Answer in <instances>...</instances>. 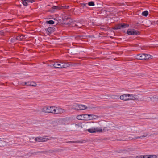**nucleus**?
Instances as JSON below:
<instances>
[{
	"instance_id": "nucleus-1",
	"label": "nucleus",
	"mask_w": 158,
	"mask_h": 158,
	"mask_svg": "<svg viewBox=\"0 0 158 158\" xmlns=\"http://www.w3.org/2000/svg\"><path fill=\"white\" fill-rule=\"evenodd\" d=\"M57 108L55 107H45L43 109V111L45 113H55Z\"/></svg>"
},
{
	"instance_id": "nucleus-2",
	"label": "nucleus",
	"mask_w": 158,
	"mask_h": 158,
	"mask_svg": "<svg viewBox=\"0 0 158 158\" xmlns=\"http://www.w3.org/2000/svg\"><path fill=\"white\" fill-rule=\"evenodd\" d=\"M52 138V137L45 136H43V137H36L35 139V140L36 141L45 142L47 140H51Z\"/></svg>"
},
{
	"instance_id": "nucleus-3",
	"label": "nucleus",
	"mask_w": 158,
	"mask_h": 158,
	"mask_svg": "<svg viewBox=\"0 0 158 158\" xmlns=\"http://www.w3.org/2000/svg\"><path fill=\"white\" fill-rule=\"evenodd\" d=\"M126 33L128 35H137L140 34L139 32V31L134 29H128L127 30Z\"/></svg>"
},
{
	"instance_id": "nucleus-4",
	"label": "nucleus",
	"mask_w": 158,
	"mask_h": 158,
	"mask_svg": "<svg viewBox=\"0 0 158 158\" xmlns=\"http://www.w3.org/2000/svg\"><path fill=\"white\" fill-rule=\"evenodd\" d=\"M148 135V134L147 133H145V134L142 135L141 136H138L137 137H135L133 138H131L130 137H128V138H124L122 140L123 141H125V140H129L131 139H142L143 137H146Z\"/></svg>"
},
{
	"instance_id": "nucleus-5",
	"label": "nucleus",
	"mask_w": 158,
	"mask_h": 158,
	"mask_svg": "<svg viewBox=\"0 0 158 158\" xmlns=\"http://www.w3.org/2000/svg\"><path fill=\"white\" fill-rule=\"evenodd\" d=\"M55 29L54 27H51L45 29V30L46 31V33L48 35H50V34L55 31Z\"/></svg>"
},
{
	"instance_id": "nucleus-6",
	"label": "nucleus",
	"mask_w": 158,
	"mask_h": 158,
	"mask_svg": "<svg viewBox=\"0 0 158 158\" xmlns=\"http://www.w3.org/2000/svg\"><path fill=\"white\" fill-rule=\"evenodd\" d=\"M146 54H138L136 56V58L139 60H145Z\"/></svg>"
},
{
	"instance_id": "nucleus-7",
	"label": "nucleus",
	"mask_w": 158,
	"mask_h": 158,
	"mask_svg": "<svg viewBox=\"0 0 158 158\" xmlns=\"http://www.w3.org/2000/svg\"><path fill=\"white\" fill-rule=\"evenodd\" d=\"M61 9V7L60 6H54L52 7L49 10V11L51 13L54 12L56 10H59Z\"/></svg>"
},
{
	"instance_id": "nucleus-8",
	"label": "nucleus",
	"mask_w": 158,
	"mask_h": 158,
	"mask_svg": "<svg viewBox=\"0 0 158 158\" xmlns=\"http://www.w3.org/2000/svg\"><path fill=\"white\" fill-rule=\"evenodd\" d=\"M127 94H124L120 96V98L122 100L124 101L128 100V98L127 97Z\"/></svg>"
},
{
	"instance_id": "nucleus-9",
	"label": "nucleus",
	"mask_w": 158,
	"mask_h": 158,
	"mask_svg": "<svg viewBox=\"0 0 158 158\" xmlns=\"http://www.w3.org/2000/svg\"><path fill=\"white\" fill-rule=\"evenodd\" d=\"M61 68H64L66 67H68L69 66V64L68 63H62L61 62L60 63Z\"/></svg>"
},
{
	"instance_id": "nucleus-10",
	"label": "nucleus",
	"mask_w": 158,
	"mask_h": 158,
	"mask_svg": "<svg viewBox=\"0 0 158 158\" xmlns=\"http://www.w3.org/2000/svg\"><path fill=\"white\" fill-rule=\"evenodd\" d=\"M79 107V110H83L87 108L86 106L83 105H77Z\"/></svg>"
},
{
	"instance_id": "nucleus-11",
	"label": "nucleus",
	"mask_w": 158,
	"mask_h": 158,
	"mask_svg": "<svg viewBox=\"0 0 158 158\" xmlns=\"http://www.w3.org/2000/svg\"><path fill=\"white\" fill-rule=\"evenodd\" d=\"M25 35H19L16 37V40H17L21 41L23 39H25Z\"/></svg>"
},
{
	"instance_id": "nucleus-12",
	"label": "nucleus",
	"mask_w": 158,
	"mask_h": 158,
	"mask_svg": "<svg viewBox=\"0 0 158 158\" xmlns=\"http://www.w3.org/2000/svg\"><path fill=\"white\" fill-rule=\"evenodd\" d=\"M127 96L130 97L128 98V100H132L137 99V98H135L134 95L132 94H127Z\"/></svg>"
},
{
	"instance_id": "nucleus-13",
	"label": "nucleus",
	"mask_w": 158,
	"mask_h": 158,
	"mask_svg": "<svg viewBox=\"0 0 158 158\" xmlns=\"http://www.w3.org/2000/svg\"><path fill=\"white\" fill-rule=\"evenodd\" d=\"M64 111V110L60 108H57L56 110V112L55 113H61Z\"/></svg>"
},
{
	"instance_id": "nucleus-14",
	"label": "nucleus",
	"mask_w": 158,
	"mask_h": 158,
	"mask_svg": "<svg viewBox=\"0 0 158 158\" xmlns=\"http://www.w3.org/2000/svg\"><path fill=\"white\" fill-rule=\"evenodd\" d=\"M90 114H82L83 120H87L89 119V117Z\"/></svg>"
},
{
	"instance_id": "nucleus-15",
	"label": "nucleus",
	"mask_w": 158,
	"mask_h": 158,
	"mask_svg": "<svg viewBox=\"0 0 158 158\" xmlns=\"http://www.w3.org/2000/svg\"><path fill=\"white\" fill-rule=\"evenodd\" d=\"M94 128L95 129V132H101L102 131V129L101 127H98L96 128Z\"/></svg>"
},
{
	"instance_id": "nucleus-16",
	"label": "nucleus",
	"mask_w": 158,
	"mask_h": 158,
	"mask_svg": "<svg viewBox=\"0 0 158 158\" xmlns=\"http://www.w3.org/2000/svg\"><path fill=\"white\" fill-rule=\"evenodd\" d=\"M36 84L34 82H32L31 81L28 82V86L35 87L36 86Z\"/></svg>"
},
{
	"instance_id": "nucleus-17",
	"label": "nucleus",
	"mask_w": 158,
	"mask_h": 158,
	"mask_svg": "<svg viewBox=\"0 0 158 158\" xmlns=\"http://www.w3.org/2000/svg\"><path fill=\"white\" fill-rule=\"evenodd\" d=\"M60 64L58 62H56L54 63V68H61L60 67Z\"/></svg>"
},
{
	"instance_id": "nucleus-18",
	"label": "nucleus",
	"mask_w": 158,
	"mask_h": 158,
	"mask_svg": "<svg viewBox=\"0 0 158 158\" xmlns=\"http://www.w3.org/2000/svg\"><path fill=\"white\" fill-rule=\"evenodd\" d=\"M98 117V116L97 115H93V114H89V119H93L96 118Z\"/></svg>"
},
{
	"instance_id": "nucleus-19",
	"label": "nucleus",
	"mask_w": 158,
	"mask_h": 158,
	"mask_svg": "<svg viewBox=\"0 0 158 158\" xmlns=\"http://www.w3.org/2000/svg\"><path fill=\"white\" fill-rule=\"evenodd\" d=\"M120 24L122 28H127L129 26V24H128L124 23Z\"/></svg>"
},
{
	"instance_id": "nucleus-20",
	"label": "nucleus",
	"mask_w": 158,
	"mask_h": 158,
	"mask_svg": "<svg viewBox=\"0 0 158 158\" xmlns=\"http://www.w3.org/2000/svg\"><path fill=\"white\" fill-rule=\"evenodd\" d=\"M114 29L117 30L122 29L121 24H119L115 26L113 28Z\"/></svg>"
},
{
	"instance_id": "nucleus-21",
	"label": "nucleus",
	"mask_w": 158,
	"mask_h": 158,
	"mask_svg": "<svg viewBox=\"0 0 158 158\" xmlns=\"http://www.w3.org/2000/svg\"><path fill=\"white\" fill-rule=\"evenodd\" d=\"M95 129L94 128L92 127V128L87 129V130L89 133H93L95 132Z\"/></svg>"
},
{
	"instance_id": "nucleus-22",
	"label": "nucleus",
	"mask_w": 158,
	"mask_h": 158,
	"mask_svg": "<svg viewBox=\"0 0 158 158\" xmlns=\"http://www.w3.org/2000/svg\"><path fill=\"white\" fill-rule=\"evenodd\" d=\"M46 23L48 24L52 25L55 23L54 21L52 20H50L49 21H47L46 22Z\"/></svg>"
},
{
	"instance_id": "nucleus-23",
	"label": "nucleus",
	"mask_w": 158,
	"mask_h": 158,
	"mask_svg": "<svg viewBox=\"0 0 158 158\" xmlns=\"http://www.w3.org/2000/svg\"><path fill=\"white\" fill-rule=\"evenodd\" d=\"M152 57V56L151 55L146 54V55L145 56V60L149 59L150 58H151Z\"/></svg>"
},
{
	"instance_id": "nucleus-24",
	"label": "nucleus",
	"mask_w": 158,
	"mask_h": 158,
	"mask_svg": "<svg viewBox=\"0 0 158 158\" xmlns=\"http://www.w3.org/2000/svg\"><path fill=\"white\" fill-rule=\"evenodd\" d=\"M148 14V12L147 11H145L142 13V15L146 17Z\"/></svg>"
},
{
	"instance_id": "nucleus-25",
	"label": "nucleus",
	"mask_w": 158,
	"mask_h": 158,
	"mask_svg": "<svg viewBox=\"0 0 158 158\" xmlns=\"http://www.w3.org/2000/svg\"><path fill=\"white\" fill-rule=\"evenodd\" d=\"M22 2L23 5L25 6H27V2L26 0H22Z\"/></svg>"
},
{
	"instance_id": "nucleus-26",
	"label": "nucleus",
	"mask_w": 158,
	"mask_h": 158,
	"mask_svg": "<svg viewBox=\"0 0 158 158\" xmlns=\"http://www.w3.org/2000/svg\"><path fill=\"white\" fill-rule=\"evenodd\" d=\"M88 4L90 6H93L95 5L93 1H90L88 3Z\"/></svg>"
},
{
	"instance_id": "nucleus-27",
	"label": "nucleus",
	"mask_w": 158,
	"mask_h": 158,
	"mask_svg": "<svg viewBox=\"0 0 158 158\" xmlns=\"http://www.w3.org/2000/svg\"><path fill=\"white\" fill-rule=\"evenodd\" d=\"M81 142L79 141H69L66 142V143H79Z\"/></svg>"
},
{
	"instance_id": "nucleus-28",
	"label": "nucleus",
	"mask_w": 158,
	"mask_h": 158,
	"mask_svg": "<svg viewBox=\"0 0 158 158\" xmlns=\"http://www.w3.org/2000/svg\"><path fill=\"white\" fill-rule=\"evenodd\" d=\"M17 40H16V37H13L11 39L10 42L12 43H14L16 42V41Z\"/></svg>"
},
{
	"instance_id": "nucleus-29",
	"label": "nucleus",
	"mask_w": 158,
	"mask_h": 158,
	"mask_svg": "<svg viewBox=\"0 0 158 158\" xmlns=\"http://www.w3.org/2000/svg\"><path fill=\"white\" fill-rule=\"evenodd\" d=\"M77 118L78 120H83L82 115H79L77 117Z\"/></svg>"
},
{
	"instance_id": "nucleus-30",
	"label": "nucleus",
	"mask_w": 158,
	"mask_h": 158,
	"mask_svg": "<svg viewBox=\"0 0 158 158\" xmlns=\"http://www.w3.org/2000/svg\"><path fill=\"white\" fill-rule=\"evenodd\" d=\"M0 144L2 145V146H4L6 145V143L5 141L2 140L0 142Z\"/></svg>"
},
{
	"instance_id": "nucleus-31",
	"label": "nucleus",
	"mask_w": 158,
	"mask_h": 158,
	"mask_svg": "<svg viewBox=\"0 0 158 158\" xmlns=\"http://www.w3.org/2000/svg\"><path fill=\"white\" fill-rule=\"evenodd\" d=\"M77 105H79V104H76L73 105V108H74L75 109L79 110V107H78Z\"/></svg>"
},
{
	"instance_id": "nucleus-32",
	"label": "nucleus",
	"mask_w": 158,
	"mask_h": 158,
	"mask_svg": "<svg viewBox=\"0 0 158 158\" xmlns=\"http://www.w3.org/2000/svg\"><path fill=\"white\" fill-rule=\"evenodd\" d=\"M149 156L150 157V158H156L157 157V156L155 155H150Z\"/></svg>"
},
{
	"instance_id": "nucleus-33",
	"label": "nucleus",
	"mask_w": 158,
	"mask_h": 158,
	"mask_svg": "<svg viewBox=\"0 0 158 158\" xmlns=\"http://www.w3.org/2000/svg\"><path fill=\"white\" fill-rule=\"evenodd\" d=\"M87 4V3H81V6L84 7H87L86 5Z\"/></svg>"
},
{
	"instance_id": "nucleus-34",
	"label": "nucleus",
	"mask_w": 158,
	"mask_h": 158,
	"mask_svg": "<svg viewBox=\"0 0 158 158\" xmlns=\"http://www.w3.org/2000/svg\"><path fill=\"white\" fill-rule=\"evenodd\" d=\"M85 37V36L83 35H78L77 37L78 38L80 39H81V38H83Z\"/></svg>"
},
{
	"instance_id": "nucleus-35",
	"label": "nucleus",
	"mask_w": 158,
	"mask_h": 158,
	"mask_svg": "<svg viewBox=\"0 0 158 158\" xmlns=\"http://www.w3.org/2000/svg\"><path fill=\"white\" fill-rule=\"evenodd\" d=\"M27 3H33L35 2L34 0H26Z\"/></svg>"
},
{
	"instance_id": "nucleus-36",
	"label": "nucleus",
	"mask_w": 158,
	"mask_h": 158,
	"mask_svg": "<svg viewBox=\"0 0 158 158\" xmlns=\"http://www.w3.org/2000/svg\"><path fill=\"white\" fill-rule=\"evenodd\" d=\"M142 158H150V157L148 155L142 156Z\"/></svg>"
},
{
	"instance_id": "nucleus-37",
	"label": "nucleus",
	"mask_w": 158,
	"mask_h": 158,
	"mask_svg": "<svg viewBox=\"0 0 158 158\" xmlns=\"http://www.w3.org/2000/svg\"><path fill=\"white\" fill-rule=\"evenodd\" d=\"M39 153H44V152L43 151H38L36 152H35L34 153H33V154H34L35 155H37Z\"/></svg>"
},
{
	"instance_id": "nucleus-38",
	"label": "nucleus",
	"mask_w": 158,
	"mask_h": 158,
	"mask_svg": "<svg viewBox=\"0 0 158 158\" xmlns=\"http://www.w3.org/2000/svg\"><path fill=\"white\" fill-rule=\"evenodd\" d=\"M69 19H71V18L68 17H64V20H68Z\"/></svg>"
},
{
	"instance_id": "nucleus-39",
	"label": "nucleus",
	"mask_w": 158,
	"mask_h": 158,
	"mask_svg": "<svg viewBox=\"0 0 158 158\" xmlns=\"http://www.w3.org/2000/svg\"><path fill=\"white\" fill-rule=\"evenodd\" d=\"M151 100H152L153 99H155L157 100V99H158V98H157L156 97L153 96V97H152L151 98Z\"/></svg>"
},
{
	"instance_id": "nucleus-40",
	"label": "nucleus",
	"mask_w": 158,
	"mask_h": 158,
	"mask_svg": "<svg viewBox=\"0 0 158 158\" xmlns=\"http://www.w3.org/2000/svg\"><path fill=\"white\" fill-rule=\"evenodd\" d=\"M61 7V8H63L66 9H68L69 7V6H63L62 7Z\"/></svg>"
},
{
	"instance_id": "nucleus-41",
	"label": "nucleus",
	"mask_w": 158,
	"mask_h": 158,
	"mask_svg": "<svg viewBox=\"0 0 158 158\" xmlns=\"http://www.w3.org/2000/svg\"><path fill=\"white\" fill-rule=\"evenodd\" d=\"M54 62H53L51 65H48V66H50L51 67H54Z\"/></svg>"
},
{
	"instance_id": "nucleus-42",
	"label": "nucleus",
	"mask_w": 158,
	"mask_h": 158,
	"mask_svg": "<svg viewBox=\"0 0 158 158\" xmlns=\"http://www.w3.org/2000/svg\"><path fill=\"white\" fill-rule=\"evenodd\" d=\"M139 24H140L138 22L135 23V26H137V27L139 26Z\"/></svg>"
},
{
	"instance_id": "nucleus-43",
	"label": "nucleus",
	"mask_w": 158,
	"mask_h": 158,
	"mask_svg": "<svg viewBox=\"0 0 158 158\" xmlns=\"http://www.w3.org/2000/svg\"><path fill=\"white\" fill-rule=\"evenodd\" d=\"M136 158H142V156H138L136 157Z\"/></svg>"
},
{
	"instance_id": "nucleus-44",
	"label": "nucleus",
	"mask_w": 158,
	"mask_h": 158,
	"mask_svg": "<svg viewBox=\"0 0 158 158\" xmlns=\"http://www.w3.org/2000/svg\"><path fill=\"white\" fill-rule=\"evenodd\" d=\"M54 152V151H53V150H49L48 151V152H49L51 153H53Z\"/></svg>"
},
{
	"instance_id": "nucleus-45",
	"label": "nucleus",
	"mask_w": 158,
	"mask_h": 158,
	"mask_svg": "<svg viewBox=\"0 0 158 158\" xmlns=\"http://www.w3.org/2000/svg\"><path fill=\"white\" fill-rule=\"evenodd\" d=\"M24 85H27V86H28V82H24Z\"/></svg>"
},
{
	"instance_id": "nucleus-46",
	"label": "nucleus",
	"mask_w": 158,
	"mask_h": 158,
	"mask_svg": "<svg viewBox=\"0 0 158 158\" xmlns=\"http://www.w3.org/2000/svg\"><path fill=\"white\" fill-rule=\"evenodd\" d=\"M116 97H117L118 98H119V96H117V95H115V96H114V98H116Z\"/></svg>"
},
{
	"instance_id": "nucleus-47",
	"label": "nucleus",
	"mask_w": 158,
	"mask_h": 158,
	"mask_svg": "<svg viewBox=\"0 0 158 158\" xmlns=\"http://www.w3.org/2000/svg\"><path fill=\"white\" fill-rule=\"evenodd\" d=\"M75 26L77 27H79V28H81V27H79L78 26L77 24H75Z\"/></svg>"
},
{
	"instance_id": "nucleus-48",
	"label": "nucleus",
	"mask_w": 158,
	"mask_h": 158,
	"mask_svg": "<svg viewBox=\"0 0 158 158\" xmlns=\"http://www.w3.org/2000/svg\"><path fill=\"white\" fill-rule=\"evenodd\" d=\"M3 33H2L1 31H0V35L1 34V35H3Z\"/></svg>"
},
{
	"instance_id": "nucleus-49",
	"label": "nucleus",
	"mask_w": 158,
	"mask_h": 158,
	"mask_svg": "<svg viewBox=\"0 0 158 158\" xmlns=\"http://www.w3.org/2000/svg\"><path fill=\"white\" fill-rule=\"evenodd\" d=\"M69 23H64V24H69Z\"/></svg>"
},
{
	"instance_id": "nucleus-50",
	"label": "nucleus",
	"mask_w": 158,
	"mask_h": 158,
	"mask_svg": "<svg viewBox=\"0 0 158 158\" xmlns=\"http://www.w3.org/2000/svg\"><path fill=\"white\" fill-rule=\"evenodd\" d=\"M92 25H94V22H92Z\"/></svg>"
},
{
	"instance_id": "nucleus-51",
	"label": "nucleus",
	"mask_w": 158,
	"mask_h": 158,
	"mask_svg": "<svg viewBox=\"0 0 158 158\" xmlns=\"http://www.w3.org/2000/svg\"><path fill=\"white\" fill-rule=\"evenodd\" d=\"M157 24L158 25V20L157 21Z\"/></svg>"
},
{
	"instance_id": "nucleus-52",
	"label": "nucleus",
	"mask_w": 158,
	"mask_h": 158,
	"mask_svg": "<svg viewBox=\"0 0 158 158\" xmlns=\"http://www.w3.org/2000/svg\"><path fill=\"white\" fill-rule=\"evenodd\" d=\"M137 45H137V44H136V45L135 44V46H137Z\"/></svg>"
},
{
	"instance_id": "nucleus-53",
	"label": "nucleus",
	"mask_w": 158,
	"mask_h": 158,
	"mask_svg": "<svg viewBox=\"0 0 158 158\" xmlns=\"http://www.w3.org/2000/svg\"><path fill=\"white\" fill-rule=\"evenodd\" d=\"M157 157H158V155H157Z\"/></svg>"
}]
</instances>
